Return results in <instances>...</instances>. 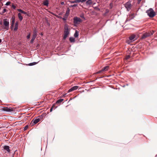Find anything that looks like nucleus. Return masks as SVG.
Masks as SVG:
<instances>
[{
  "mask_svg": "<svg viewBox=\"0 0 157 157\" xmlns=\"http://www.w3.org/2000/svg\"><path fill=\"white\" fill-rule=\"evenodd\" d=\"M52 109H53V107H52L51 108V109H50V112H51L52 111Z\"/></svg>",
  "mask_w": 157,
  "mask_h": 157,
  "instance_id": "obj_38",
  "label": "nucleus"
},
{
  "mask_svg": "<svg viewBox=\"0 0 157 157\" xmlns=\"http://www.w3.org/2000/svg\"><path fill=\"white\" fill-rule=\"evenodd\" d=\"M10 2L9 1V2H7L6 3V6H9L10 5Z\"/></svg>",
  "mask_w": 157,
  "mask_h": 157,
  "instance_id": "obj_27",
  "label": "nucleus"
},
{
  "mask_svg": "<svg viewBox=\"0 0 157 157\" xmlns=\"http://www.w3.org/2000/svg\"><path fill=\"white\" fill-rule=\"evenodd\" d=\"M136 36L134 35H132L129 37V39L131 41H134L135 39Z\"/></svg>",
  "mask_w": 157,
  "mask_h": 157,
  "instance_id": "obj_13",
  "label": "nucleus"
},
{
  "mask_svg": "<svg viewBox=\"0 0 157 157\" xmlns=\"http://www.w3.org/2000/svg\"><path fill=\"white\" fill-rule=\"evenodd\" d=\"M37 31L36 29H35L33 30V36H32V38L31 40L30 41V43L31 44H32L34 40H35L37 36Z\"/></svg>",
  "mask_w": 157,
  "mask_h": 157,
  "instance_id": "obj_3",
  "label": "nucleus"
},
{
  "mask_svg": "<svg viewBox=\"0 0 157 157\" xmlns=\"http://www.w3.org/2000/svg\"><path fill=\"white\" fill-rule=\"evenodd\" d=\"M4 24L5 26L4 29H6V30H8L9 28V22L6 21H4Z\"/></svg>",
  "mask_w": 157,
  "mask_h": 157,
  "instance_id": "obj_8",
  "label": "nucleus"
},
{
  "mask_svg": "<svg viewBox=\"0 0 157 157\" xmlns=\"http://www.w3.org/2000/svg\"><path fill=\"white\" fill-rule=\"evenodd\" d=\"M79 2H83V0H75L73 1H71L70 2L71 3H78Z\"/></svg>",
  "mask_w": 157,
  "mask_h": 157,
  "instance_id": "obj_14",
  "label": "nucleus"
},
{
  "mask_svg": "<svg viewBox=\"0 0 157 157\" xmlns=\"http://www.w3.org/2000/svg\"><path fill=\"white\" fill-rule=\"evenodd\" d=\"M131 6V5L129 3V2H128V11L129 10V9L130 8Z\"/></svg>",
  "mask_w": 157,
  "mask_h": 157,
  "instance_id": "obj_24",
  "label": "nucleus"
},
{
  "mask_svg": "<svg viewBox=\"0 0 157 157\" xmlns=\"http://www.w3.org/2000/svg\"><path fill=\"white\" fill-rule=\"evenodd\" d=\"M12 22H11V27H12L13 26H14V22H15V19L14 18H12Z\"/></svg>",
  "mask_w": 157,
  "mask_h": 157,
  "instance_id": "obj_19",
  "label": "nucleus"
},
{
  "mask_svg": "<svg viewBox=\"0 0 157 157\" xmlns=\"http://www.w3.org/2000/svg\"><path fill=\"white\" fill-rule=\"evenodd\" d=\"M3 147L4 149L9 154L10 153V147L9 146L5 145Z\"/></svg>",
  "mask_w": 157,
  "mask_h": 157,
  "instance_id": "obj_9",
  "label": "nucleus"
},
{
  "mask_svg": "<svg viewBox=\"0 0 157 157\" xmlns=\"http://www.w3.org/2000/svg\"><path fill=\"white\" fill-rule=\"evenodd\" d=\"M153 35V33L150 34L149 33H146L143 34L141 37L142 39H144L148 37L151 35Z\"/></svg>",
  "mask_w": 157,
  "mask_h": 157,
  "instance_id": "obj_6",
  "label": "nucleus"
},
{
  "mask_svg": "<svg viewBox=\"0 0 157 157\" xmlns=\"http://www.w3.org/2000/svg\"><path fill=\"white\" fill-rule=\"evenodd\" d=\"M82 21V20L79 18L75 17L73 18V22L75 24H78Z\"/></svg>",
  "mask_w": 157,
  "mask_h": 157,
  "instance_id": "obj_4",
  "label": "nucleus"
},
{
  "mask_svg": "<svg viewBox=\"0 0 157 157\" xmlns=\"http://www.w3.org/2000/svg\"><path fill=\"white\" fill-rule=\"evenodd\" d=\"M44 6H48L49 4V1L48 0H45L43 3Z\"/></svg>",
  "mask_w": 157,
  "mask_h": 157,
  "instance_id": "obj_16",
  "label": "nucleus"
},
{
  "mask_svg": "<svg viewBox=\"0 0 157 157\" xmlns=\"http://www.w3.org/2000/svg\"><path fill=\"white\" fill-rule=\"evenodd\" d=\"M127 18L126 19V21H127Z\"/></svg>",
  "mask_w": 157,
  "mask_h": 157,
  "instance_id": "obj_46",
  "label": "nucleus"
},
{
  "mask_svg": "<svg viewBox=\"0 0 157 157\" xmlns=\"http://www.w3.org/2000/svg\"><path fill=\"white\" fill-rule=\"evenodd\" d=\"M127 3H126V4H127ZM125 7H126V8L127 9V10H128V6H127V5L126 4H125Z\"/></svg>",
  "mask_w": 157,
  "mask_h": 157,
  "instance_id": "obj_36",
  "label": "nucleus"
},
{
  "mask_svg": "<svg viewBox=\"0 0 157 157\" xmlns=\"http://www.w3.org/2000/svg\"><path fill=\"white\" fill-rule=\"evenodd\" d=\"M2 110L5 111L6 112H12L13 111V108L10 107L8 108L6 107H3L2 109Z\"/></svg>",
  "mask_w": 157,
  "mask_h": 157,
  "instance_id": "obj_7",
  "label": "nucleus"
},
{
  "mask_svg": "<svg viewBox=\"0 0 157 157\" xmlns=\"http://www.w3.org/2000/svg\"><path fill=\"white\" fill-rule=\"evenodd\" d=\"M125 59H128V56H126L125 58Z\"/></svg>",
  "mask_w": 157,
  "mask_h": 157,
  "instance_id": "obj_40",
  "label": "nucleus"
},
{
  "mask_svg": "<svg viewBox=\"0 0 157 157\" xmlns=\"http://www.w3.org/2000/svg\"><path fill=\"white\" fill-rule=\"evenodd\" d=\"M69 40L71 42H75V39L73 37H70Z\"/></svg>",
  "mask_w": 157,
  "mask_h": 157,
  "instance_id": "obj_20",
  "label": "nucleus"
},
{
  "mask_svg": "<svg viewBox=\"0 0 157 157\" xmlns=\"http://www.w3.org/2000/svg\"><path fill=\"white\" fill-rule=\"evenodd\" d=\"M69 15V12L66 11V13L65 14V16L66 17H67Z\"/></svg>",
  "mask_w": 157,
  "mask_h": 157,
  "instance_id": "obj_25",
  "label": "nucleus"
},
{
  "mask_svg": "<svg viewBox=\"0 0 157 157\" xmlns=\"http://www.w3.org/2000/svg\"><path fill=\"white\" fill-rule=\"evenodd\" d=\"M37 63L36 62H33L32 63H31L29 64V66H33L34 65Z\"/></svg>",
  "mask_w": 157,
  "mask_h": 157,
  "instance_id": "obj_23",
  "label": "nucleus"
},
{
  "mask_svg": "<svg viewBox=\"0 0 157 157\" xmlns=\"http://www.w3.org/2000/svg\"><path fill=\"white\" fill-rule=\"evenodd\" d=\"M146 12L147 15L150 17H153L156 15L155 13L152 8H150L147 10Z\"/></svg>",
  "mask_w": 157,
  "mask_h": 157,
  "instance_id": "obj_2",
  "label": "nucleus"
},
{
  "mask_svg": "<svg viewBox=\"0 0 157 157\" xmlns=\"http://www.w3.org/2000/svg\"><path fill=\"white\" fill-rule=\"evenodd\" d=\"M7 11V10L5 9H4L3 10V11L2 12V13H5V12H6Z\"/></svg>",
  "mask_w": 157,
  "mask_h": 157,
  "instance_id": "obj_31",
  "label": "nucleus"
},
{
  "mask_svg": "<svg viewBox=\"0 0 157 157\" xmlns=\"http://www.w3.org/2000/svg\"><path fill=\"white\" fill-rule=\"evenodd\" d=\"M30 36V33H29V34L27 36V38L28 39H29Z\"/></svg>",
  "mask_w": 157,
  "mask_h": 157,
  "instance_id": "obj_26",
  "label": "nucleus"
},
{
  "mask_svg": "<svg viewBox=\"0 0 157 157\" xmlns=\"http://www.w3.org/2000/svg\"><path fill=\"white\" fill-rule=\"evenodd\" d=\"M74 36L75 37H77L78 36V32L77 30L76 31L75 33L74 34Z\"/></svg>",
  "mask_w": 157,
  "mask_h": 157,
  "instance_id": "obj_22",
  "label": "nucleus"
},
{
  "mask_svg": "<svg viewBox=\"0 0 157 157\" xmlns=\"http://www.w3.org/2000/svg\"><path fill=\"white\" fill-rule=\"evenodd\" d=\"M64 36L63 37V39L65 40L68 36L70 30L69 29L68 26L67 25L65 24L64 26Z\"/></svg>",
  "mask_w": 157,
  "mask_h": 157,
  "instance_id": "obj_1",
  "label": "nucleus"
},
{
  "mask_svg": "<svg viewBox=\"0 0 157 157\" xmlns=\"http://www.w3.org/2000/svg\"><path fill=\"white\" fill-rule=\"evenodd\" d=\"M128 59L130 57V56L128 55Z\"/></svg>",
  "mask_w": 157,
  "mask_h": 157,
  "instance_id": "obj_41",
  "label": "nucleus"
},
{
  "mask_svg": "<svg viewBox=\"0 0 157 157\" xmlns=\"http://www.w3.org/2000/svg\"><path fill=\"white\" fill-rule=\"evenodd\" d=\"M80 17L82 18H84V15L83 14H81L80 15Z\"/></svg>",
  "mask_w": 157,
  "mask_h": 157,
  "instance_id": "obj_35",
  "label": "nucleus"
},
{
  "mask_svg": "<svg viewBox=\"0 0 157 157\" xmlns=\"http://www.w3.org/2000/svg\"><path fill=\"white\" fill-rule=\"evenodd\" d=\"M42 117H38L36 119H34L32 121L31 123L33 122L34 124H36L39 122L42 119Z\"/></svg>",
  "mask_w": 157,
  "mask_h": 157,
  "instance_id": "obj_5",
  "label": "nucleus"
},
{
  "mask_svg": "<svg viewBox=\"0 0 157 157\" xmlns=\"http://www.w3.org/2000/svg\"><path fill=\"white\" fill-rule=\"evenodd\" d=\"M18 17L19 20L21 21L23 19V17L21 15V14L20 13H19L18 14Z\"/></svg>",
  "mask_w": 157,
  "mask_h": 157,
  "instance_id": "obj_18",
  "label": "nucleus"
},
{
  "mask_svg": "<svg viewBox=\"0 0 157 157\" xmlns=\"http://www.w3.org/2000/svg\"><path fill=\"white\" fill-rule=\"evenodd\" d=\"M109 66H106L104 67L101 70L99 71L98 72H97V73H100L102 71H105L108 70L109 68Z\"/></svg>",
  "mask_w": 157,
  "mask_h": 157,
  "instance_id": "obj_10",
  "label": "nucleus"
},
{
  "mask_svg": "<svg viewBox=\"0 0 157 157\" xmlns=\"http://www.w3.org/2000/svg\"><path fill=\"white\" fill-rule=\"evenodd\" d=\"M136 14L133 13H131L129 14V19H128V21L131 20L135 16Z\"/></svg>",
  "mask_w": 157,
  "mask_h": 157,
  "instance_id": "obj_11",
  "label": "nucleus"
},
{
  "mask_svg": "<svg viewBox=\"0 0 157 157\" xmlns=\"http://www.w3.org/2000/svg\"><path fill=\"white\" fill-rule=\"evenodd\" d=\"M151 33H153V34L154 33V32L152 31V32H151L150 34H151Z\"/></svg>",
  "mask_w": 157,
  "mask_h": 157,
  "instance_id": "obj_42",
  "label": "nucleus"
},
{
  "mask_svg": "<svg viewBox=\"0 0 157 157\" xmlns=\"http://www.w3.org/2000/svg\"><path fill=\"white\" fill-rule=\"evenodd\" d=\"M61 4L62 5H63L64 4V2H61Z\"/></svg>",
  "mask_w": 157,
  "mask_h": 157,
  "instance_id": "obj_39",
  "label": "nucleus"
},
{
  "mask_svg": "<svg viewBox=\"0 0 157 157\" xmlns=\"http://www.w3.org/2000/svg\"><path fill=\"white\" fill-rule=\"evenodd\" d=\"M63 100V99H60L57 101L56 102V103L57 104L60 103H61Z\"/></svg>",
  "mask_w": 157,
  "mask_h": 157,
  "instance_id": "obj_21",
  "label": "nucleus"
},
{
  "mask_svg": "<svg viewBox=\"0 0 157 157\" xmlns=\"http://www.w3.org/2000/svg\"><path fill=\"white\" fill-rule=\"evenodd\" d=\"M17 11L19 12H20L21 13H22V10H21L20 9H18L17 10Z\"/></svg>",
  "mask_w": 157,
  "mask_h": 157,
  "instance_id": "obj_33",
  "label": "nucleus"
},
{
  "mask_svg": "<svg viewBox=\"0 0 157 157\" xmlns=\"http://www.w3.org/2000/svg\"><path fill=\"white\" fill-rule=\"evenodd\" d=\"M86 4L87 5H90L92 4V0H88L86 2Z\"/></svg>",
  "mask_w": 157,
  "mask_h": 157,
  "instance_id": "obj_17",
  "label": "nucleus"
},
{
  "mask_svg": "<svg viewBox=\"0 0 157 157\" xmlns=\"http://www.w3.org/2000/svg\"><path fill=\"white\" fill-rule=\"evenodd\" d=\"M18 23L17 22H16L15 25V27L14 29V31H16L17 30V29H18Z\"/></svg>",
  "mask_w": 157,
  "mask_h": 157,
  "instance_id": "obj_15",
  "label": "nucleus"
},
{
  "mask_svg": "<svg viewBox=\"0 0 157 157\" xmlns=\"http://www.w3.org/2000/svg\"><path fill=\"white\" fill-rule=\"evenodd\" d=\"M77 6H78V4H74V5H73L71 6H72V7H75Z\"/></svg>",
  "mask_w": 157,
  "mask_h": 157,
  "instance_id": "obj_32",
  "label": "nucleus"
},
{
  "mask_svg": "<svg viewBox=\"0 0 157 157\" xmlns=\"http://www.w3.org/2000/svg\"><path fill=\"white\" fill-rule=\"evenodd\" d=\"M2 42V40L0 39V43H1Z\"/></svg>",
  "mask_w": 157,
  "mask_h": 157,
  "instance_id": "obj_44",
  "label": "nucleus"
},
{
  "mask_svg": "<svg viewBox=\"0 0 157 157\" xmlns=\"http://www.w3.org/2000/svg\"><path fill=\"white\" fill-rule=\"evenodd\" d=\"M28 128V125H26L24 128V130H26V129H27V128Z\"/></svg>",
  "mask_w": 157,
  "mask_h": 157,
  "instance_id": "obj_28",
  "label": "nucleus"
},
{
  "mask_svg": "<svg viewBox=\"0 0 157 157\" xmlns=\"http://www.w3.org/2000/svg\"><path fill=\"white\" fill-rule=\"evenodd\" d=\"M1 157H6L5 156H2Z\"/></svg>",
  "mask_w": 157,
  "mask_h": 157,
  "instance_id": "obj_45",
  "label": "nucleus"
},
{
  "mask_svg": "<svg viewBox=\"0 0 157 157\" xmlns=\"http://www.w3.org/2000/svg\"><path fill=\"white\" fill-rule=\"evenodd\" d=\"M87 0H83V2H85Z\"/></svg>",
  "mask_w": 157,
  "mask_h": 157,
  "instance_id": "obj_43",
  "label": "nucleus"
},
{
  "mask_svg": "<svg viewBox=\"0 0 157 157\" xmlns=\"http://www.w3.org/2000/svg\"><path fill=\"white\" fill-rule=\"evenodd\" d=\"M141 0H138L137 2L138 3H140L141 1Z\"/></svg>",
  "mask_w": 157,
  "mask_h": 157,
  "instance_id": "obj_37",
  "label": "nucleus"
},
{
  "mask_svg": "<svg viewBox=\"0 0 157 157\" xmlns=\"http://www.w3.org/2000/svg\"><path fill=\"white\" fill-rule=\"evenodd\" d=\"M67 17H64V18H63V20L64 21H66L67 20Z\"/></svg>",
  "mask_w": 157,
  "mask_h": 157,
  "instance_id": "obj_29",
  "label": "nucleus"
},
{
  "mask_svg": "<svg viewBox=\"0 0 157 157\" xmlns=\"http://www.w3.org/2000/svg\"><path fill=\"white\" fill-rule=\"evenodd\" d=\"M78 86H73V87L71 88L68 91V92H70L71 91H72L74 90H77V89H78Z\"/></svg>",
  "mask_w": 157,
  "mask_h": 157,
  "instance_id": "obj_12",
  "label": "nucleus"
},
{
  "mask_svg": "<svg viewBox=\"0 0 157 157\" xmlns=\"http://www.w3.org/2000/svg\"><path fill=\"white\" fill-rule=\"evenodd\" d=\"M12 7L14 9H15L16 8V6L13 4L12 5Z\"/></svg>",
  "mask_w": 157,
  "mask_h": 157,
  "instance_id": "obj_30",
  "label": "nucleus"
},
{
  "mask_svg": "<svg viewBox=\"0 0 157 157\" xmlns=\"http://www.w3.org/2000/svg\"><path fill=\"white\" fill-rule=\"evenodd\" d=\"M21 13H23L24 14H27V12H26L24 11H22Z\"/></svg>",
  "mask_w": 157,
  "mask_h": 157,
  "instance_id": "obj_34",
  "label": "nucleus"
}]
</instances>
